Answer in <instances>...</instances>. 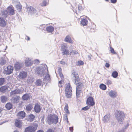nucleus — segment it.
<instances>
[{
	"label": "nucleus",
	"mask_w": 132,
	"mask_h": 132,
	"mask_svg": "<svg viewBox=\"0 0 132 132\" xmlns=\"http://www.w3.org/2000/svg\"><path fill=\"white\" fill-rule=\"evenodd\" d=\"M72 76L73 77V82L75 84L77 85L76 89L81 90L84 88L83 84L80 82V79L78 75L76 72H74L72 73Z\"/></svg>",
	"instance_id": "f257e3e1"
},
{
	"label": "nucleus",
	"mask_w": 132,
	"mask_h": 132,
	"mask_svg": "<svg viewBox=\"0 0 132 132\" xmlns=\"http://www.w3.org/2000/svg\"><path fill=\"white\" fill-rule=\"evenodd\" d=\"M48 71L46 65L43 64L40 67H37L36 71V73L40 76H43L46 72Z\"/></svg>",
	"instance_id": "f03ea898"
},
{
	"label": "nucleus",
	"mask_w": 132,
	"mask_h": 132,
	"mask_svg": "<svg viewBox=\"0 0 132 132\" xmlns=\"http://www.w3.org/2000/svg\"><path fill=\"white\" fill-rule=\"evenodd\" d=\"M125 116L124 113L121 111H117L115 115L116 119L120 124L123 122Z\"/></svg>",
	"instance_id": "7ed1b4c3"
},
{
	"label": "nucleus",
	"mask_w": 132,
	"mask_h": 132,
	"mask_svg": "<svg viewBox=\"0 0 132 132\" xmlns=\"http://www.w3.org/2000/svg\"><path fill=\"white\" fill-rule=\"evenodd\" d=\"M58 117L56 115L50 114L48 116L47 121L49 125L53 123L56 124L58 121Z\"/></svg>",
	"instance_id": "20e7f679"
},
{
	"label": "nucleus",
	"mask_w": 132,
	"mask_h": 132,
	"mask_svg": "<svg viewBox=\"0 0 132 132\" xmlns=\"http://www.w3.org/2000/svg\"><path fill=\"white\" fill-rule=\"evenodd\" d=\"M65 92L66 96L68 98H70L71 97L72 87L69 84H68L65 87Z\"/></svg>",
	"instance_id": "39448f33"
},
{
	"label": "nucleus",
	"mask_w": 132,
	"mask_h": 132,
	"mask_svg": "<svg viewBox=\"0 0 132 132\" xmlns=\"http://www.w3.org/2000/svg\"><path fill=\"white\" fill-rule=\"evenodd\" d=\"M27 12L31 15H34L36 16H38V14L36 10L32 7H28L27 9Z\"/></svg>",
	"instance_id": "423d86ee"
},
{
	"label": "nucleus",
	"mask_w": 132,
	"mask_h": 132,
	"mask_svg": "<svg viewBox=\"0 0 132 132\" xmlns=\"http://www.w3.org/2000/svg\"><path fill=\"white\" fill-rule=\"evenodd\" d=\"M68 46L67 44H64L61 46V50L63 55H67L69 53V51L67 50Z\"/></svg>",
	"instance_id": "0eeeda50"
},
{
	"label": "nucleus",
	"mask_w": 132,
	"mask_h": 132,
	"mask_svg": "<svg viewBox=\"0 0 132 132\" xmlns=\"http://www.w3.org/2000/svg\"><path fill=\"white\" fill-rule=\"evenodd\" d=\"M13 68L11 65L8 66L4 70L5 73L6 74L9 75L12 72Z\"/></svg>",
	"instance_id": "6e6552de"
},
{
	"label": "nucleus",
	"mask_w": 132,
	"mask_h": 132,
	"mask_svg": "<svg viewBox=\"0 0 132 132\" xmlns=\"http://www.w3.org/2000/svg\"><path fill=\"white\" fill-rule=\"evenodd\" d=\"M87 104L90 105V106H93L95 104L93 98L92 97H90L87 99Z\"/></svg>",
	"instance_id": "1a4fd4ad"
},
{
	"label": "nucleus",
	"mask_w": 132,
	"mask_h": 132,
	"mask_svg": "<svg viewBox=\"0 0 132 132\" xmlns=\"http://www.w3.org/2000/svg\"><path fill=\"white\" fill-rule=\"evenodd\" d=\"M109 95L111 97L115 98L117 96V92L115 90H111L109 93Z\"/></svg>",
	"instance_id": "9d476101"
},
{
	"label": "nucleus",
	"mask_w": 132,
	"mask_h": 132,
	"mask_svg": "<svg viewBox=\"0 0 132 132\" xmlns=\"http://www.w3.org/2000/svg\"><path fill=\"white\" fill-rule=\"evenodd\" d=\"M22 92L21 89H17L12 91L10 93V95L11 96H14L15 94L21 93Z\"/></svg>",
	"instance_id": "9b49d317"
},
{
	"label": "nucleus",
	"mask_w": 132,
	"mask_h": 132,
	"mask_svg": "<svg viewBox=\"0 0 132 132\" xmlns=\"http://www.w3.org/2000/svg\"><path fill=\"white\" fill-rule=\"evenodd\" d=\"M7 10L9 14L10 15H13L15 13L14 8L13 7L11 6L8 7L7 9Z\"/></svg>",
	"instance_id": "f8f14e48"
},
{
	"label": "nucleus",
	"mask_w": 132,
	"mask_h": 132,
	"mask_svg": "<svg viewBox=\"0 0 132 132\" xmlns=\"http://www.w3.org/2000/svg\"><path fill=\"white\" fill-rule=\"evenodd\" d=\"M27 75V72L22 71L20 73L19 77L20 79H24L26 77Z\"/></svg>",
	"instance_id": "ddd939ff"
},
{
	"label": "nucleus",
	"mask_w": 132,
	"mask_h": 132,
	"mask_svg": "<svg viewBox=\"0 0 132 132\" xmlns=\"http://www.w3.org/2000/svg\"><path fill=\"white\" fill-rule=\"evenodd\" d=\"M32 64L33 62L31 60L28 58H26L25 61V64L26 66H30Z\"/></svg>",
	"instance_id": "4468645a"
},
{
	"label": "nucleus",
	"mask_w": 132,
	"mask_h": 132,
	"mask_svg": "<svg viewBox=\"0 0 132 132\" xmlns=\"http://www.w3.org/2000/svg\"><path fill=\"white\" fill-rule=\"evenodd\" d=\"M36 130V129L34 127L30 126L25 129V132H34Z\"/></svg>",
	"instance_id": "2eb2a0df"
},
{
	"label": "nucleus",
	"mask_w": 132,
	"mask_h": 132,
	"mask_svg": "<svg viewBox=\"0 0 132 132\" xmlns=\"http://www.w3.org/2000/svg\"><path fill=\"white\" fill-rule=\"evenodd\" d=\"M18 118L22 119L25 117V113L23 111H21L19 112L17 115Z\"/></svg>",
	"instance_id": "dca6fc26"
},
{
	"label": "nucleus",
	"mask_w": 132,
	"mask_h": 132,
	"mask_svg": "<svg viewBox=\"0 0 132 132\" xmlns=\"http://www.w3.org/2000/svg\"><path fill=\"white\" fill-rule=\"evenodd\" d=\"M20 97L19 96H16L14 98H13L11 99V102L13 103H17L19 102Z\"/></svg>",
	"instance_id": "f3484780"
},
{
	"label": "nucleus",
	"mask_w": 132,
	"mask_h": 132,
	"mask_svg": "<svg viewBox=\"0 0 132 132\" xmlns=\"http://www.w3.org/2000/svg\"><path fill=\"white\" fill-rule=\"evenodd\" d=\"M22 123L21 121L19 120H16L15 122V126L19 128H20L22 126Z\"/></svg>",
	"instance_id": "a211bd4d"
},
{
	"label": "nucleus",
	"mask_w": 132,
	"mask_h": 132,
	"mask_svg": "<svg viewBox=\"0 0 132 132\" xmlns=\"http://www.w3.org/2000/svg\"><path fill=\"white\" fill-rule=\"evenodd\" d=\"M40 105L38 103L36 104L34 108V110L35 111L38 113L40 112Z\"/></svg>",
	"instance_id": "6ab92c4d"
},
{
	"label": "nucleus",
	"mask_w": 132,
	"mask_h": 132,
	"mask_svg": "<svg viewBox=\"0 0 132 132\" xmlns=\"http://www.w3.org/2000/svg\"><path fill=\"white\" fill-rule=\"evenodd\" d=\"M22 64L20 63L17 62L15 64V68L16 71L19 70L22 67Z\"/></svg>",
	"instance_id": "aec40b11"
},
{
	"label": "nucleus",
	"mask_w": 132,
	"mask_h": 132,
	"mask_svg": "<svg viewBox=\"0 0 132 132\" xmlns=\"http://www.w3.org/2000/svg\"><path fill=\"white\" fill-rule=\"evenodd\" d=\"M8 88L7 86H2L0 88V91L3 93H5Z\"/></svg>",
	"instance_id": "412c9836"
},
{
	"label": "nucleus",
	"mask_w": 132,
	"mask_h": 132,
	"mask_svg": "<svg viewBox=\"0 0 132 132\" xmlns=\"http://www.w3.org/2000/svg\"><path fill=\"white\" fill-rule=\"evenodd\" d=\"M46 30L47 31L49 32H52L54 30V28L52 26L47 27L46 28Z\"/></svg>",
	"instance_id": "4be33fe9"
},
{
	"label": "nucleus",
	"mask_w": 132,
	"mask_h": 132,
	"mask_svg": "<svg viewBox=\"0 0 132 132\" xmlns=\"http://www.w3.org/2000/svg\"><path fill=\"white\" fill-rule=\"evenodd\" d=\"M6 25V22L3 19L0 18V26L4 27Z\"/></svg>",
	"instance_id": "5701e85b"
},
{
	"label": "nucleus",
	"mask_w": 132,
	"mask_h": 132,
	"mask_svg": "<svg viewBox=\"0 0 132 132\" xmlns=\"http://www.w3.org/2000/svg\"><path fill=\"white\" fill-rule=\"evenodd\" d=\"M110 116L109 114H107L104 117L103 121L105 122H106L109 121L110 119Z\"/></svg>",
	"instance_id": "b1692460"
},
{
	"label": "nucleus",
	"mask_w": 132,
	"mask_h": 132,
	"mask_svg": "<svg viewBox=\"0 0 132 132\" xmlns=\"http://www.w3.org/2000/svg\"><path fill=\"white\" fill-rule=\"evenodd\" d=\"M2 15L4 17L6 18L9 15V13L7 10H4L2 12Z\"/></svg>",
	"instance_id": "393cba45"
},
{
	"label": "nucleus",
	"mask_w": 132,
	"mask_h": 132,
	"mask_svg": "<svg viewBox=\"0 0 132 132\" xmlns=\"http://www.w3.org/2000/svg\"><path fill=\"white\" fill-rule=\"evenodd\" d=\"M64 40L65 42H68L70 43H72L71 38L69 36H67L66 37Z\"/></svg>",
	"instance_id": "a878e982"
},
{
	"label": "nucleus",
	"mask_w": 132,
	"mask_h": 132,
	"mask_svg": "<svg viewBox=\"0 0 132 132\" xmlns=\"http://www.w3.org/2000/svg\"><path fill=\"white\" fill-rule=\"evenodd\" d=\"M1 101L2 103L5 102L7 100V97L5 96H1Z\"/></svg>",
	"instance_id": "bb28decb"
},
{
	"label": "nucleus",
	"mask_w": 132,
	"mask_h": 132,
	"mask_svg": "<svg viewBox=\"0 0 132 132\" xmlns=\"http://www.w3.org/2000/svg\"><path fill=\"white\" fill-rule=\"evenodd\" d=\"M5 107L7 109L9 110L12 108V105L11 103H9L6 105Z\"/></svg>",
	"instance_id": "cd10ccee"
},
{
	"label": "nucleus",
	"mask_w": 132,
	"mask_h": 132,
	"mask_svg": "<svg viewBox=\"0 0 132 132\" xmlns=\"http://www.w3.org/2000/svg\"><path fill=\"white\" fill-rule=\"evenodd\" d=\"M87 20L85 19L82 20L81 21V23L83 26H86L87 23Z\"/></svg>",
	"instance_id": "c85d7f7f"
},
{
	"label": "nucleus",
	"mask_w": 132,
	"mask_h": 132,
	"mask_svg": "<svg viewBox=\"0 0 132 132\" xmlns=\"http://www.w3.org/2000/svg\"><path fill=\"white\" fill-rule=\"evenodd\" d=\"M30 95L28 94H25L22 97V99L24 100H27L29 98Z\"/></svg>",
	"instance_id": "c756f323"
},
{
	"label": "nucleus",
	"mask_w": 132,
	"mask_h": 132,
	"mask_svg": "<svg viewBox=\"0 0 132 132\" xmlns=\"http://www.w3.org/2000/svg\"><path fill=\"white\" fill-rule=\"evenodd\" d=\"M68 105L67 104H65V106L64 108V110L68 114H70V112L68 110Z\"/></svg>",
	"instance_id": "7c9ffc66"
},
{
	"label": "nucleus",
	"mask_w": 132,
	"mask_h": 132,
	"mask_svg": "<svg viewBox=\"0 0 132 132\" xmlns=\"http://www.w3.org/2000/svg\"><path fill=\"white\" fill-rule=\"evenodd\" d=\"M16 8L19 11H20L21 10V5L20 3H18L17 5H16Z\"/></svg>",
	"instance_id": "2f4dec72"
},
{
	"label": "nucleus",
	"mask_w": 132,
	"mask_h": 132,
	"mask_svg": "<svg viewBox=\"0 0 132 132\" xmlns=\"http://www.w3.org/2000/svg\"><path fill=\"white\" fill-rule=\"evenodd\" d=\"M34 81V79L31 77H29L27 79V82L29 84H30L32 83Z\"/></svg>",
	"instance_id": "473e14b6"
},
{
	"label": "nucleus",
	"mask_w": 132,
	"mask_h": 132,
	"mask_svg": "<svg viewBox=\"0 0 132 132\" xmlns=\"http://www.w3.org/2000/svg\"><path fill=\"white\" fill-rule=\"evenodd\" d=\"M33 108L31 105H28L27 106L26 109L27 111H30Z\"/></svg>",
	"instance_id": "72a5a7b5"
},
{
	"label": "nucleus",
	"mask_w": 132,
	"mask_h": 132,
	"mask_svg": "<svg viewBox=\"0 0 132 132\" xmlns=\"http://www.w3.org/2000/svg\"><path fill=\"white\" fill-rule=\"evenodd\" d=\"M112 75L114 78H116L118 76V73L116 71L113 72L112 73Z\"/></svg>",
	"instance_id": "f704fd0d"
},
{
	"label": "nucleus",
	"mask_w": 132,
	"mask_h": 132,
	"mask_svg": "<svg viewBox=\"0 0 132 132\" xmlns=\"http://www.w3.org/2000/svg\"><path fill=\"white\" fill-rule=\"evenodd\" d=\"M100 87L101 89L103 90H105L106 89V85L103 84L100 85Z\"/></svg>",
	"instance_id": "c9c22d12"
},
{
	"label": "nucleus",
	"mask_w": 132,
	"mask_h": 132,
	"mask_svg": "<svg viewBox=\"0 0 132 132\" xmlns=\"http://www.w3.org/2000/svg\"><path fill=\"white\" fill-rule=\"evenodd\" d=\"M47 4V3L46 1H44L40 5L42 6H46Z\"/></svg>",
	"instance_id": "e433bc0d"
},
{
	"label": "nucleus",
	"mask_w": 132,
	"mask_h": 132,
	"mask_svg": "<svg viewBox=\"0 0 132 132\" xmlns=\"http://www.w3.org/2000/svg\"><path fill=\"white\" fill-rule=\"evenodd\" d=\"M81 90H80L79 89L78 90H77L76 89V96L77 97H79L80 96V93H81Z\"/></svg>",
	"instance_id": "4c0bfd02"
},
{
	"label": "nucleus",
	"mask_w": 132,
	"mask_h": 132,
	"mask_svg": "<svg viewBox=\"0 0 132 132\" xmlns=\"http://www.w3.org/2000/svg\"><path fill=\"white\" fill-rule=\"evenodd\" d=\"M5 81V79L4 78H0V86L2 85Z\"/></svg>",
	"instance_id": "58836bf2"
},
{
	"label": "nucleus",
	"mask_w": 132,
	"mask_h": 132,
	"mask_svg": "<svg viewBox=\"0 0 132 132\" xmlns=\"http://www.w3.org/2000/svg\"><path fill=\"white\" fill-rule=\"evenodd\" d=\"M42 81L39 79L37 80L36 82V84L38 86H40L41 85Z\"/></svg>",
	"instance_id": "ea45409f"
},
{
	"label": "nucleus",
	"mask_w": 132,
	"mask_h": 132,
	"mask_svg": "<svg viewBox=\"0 0 132 132\" xmlns=\"http://www.w3.org/2000/svg\"><path fill=\"white\" fill-rule=\"evenodd\" d=\"M105 83L108 85H110L112 83V81L110 80H106Z\"/></svg>",
	"instance_id": "a19ab883"
},
{
	"label": "nucleus",
	"mask_w": 132,
	"mask_h": 132,
	"mask_svg": "<svg viewBox=\"0 0 132 132\" xmlns=\"http://www.w3.org/2000/svg\"><path fill=\"white\" fill-rule=\"evenodd\" d=\"M55 129L54 128H49L48 129L46 132H55Z\"/></svg>",
	"instance_id": "79ce46f5"
},
{
	"label": "nucleus",
	"mask_w": 132,
	"mask_h": 132,
	"mask_svg": "<svg viewBox=\"0 0 132 132\" xmlns=\"http://www.w3.org/2000/svg\"><path fill=\"white\" fill-rule=\"evenodd\" d=\"M2 61H1V64L2 65H4L5 64L6 62V61L4 59H2Z\"/></svg>",
	"instance_id": "37998d69"
},
{
	"label": "nucleus",
	"mask_w": 132,
	"mask_h": 132,
	"mask_svg": "<svg viewBox=\"0 0 132 132\" xmlns=\"http://www.w3.org/2000/svg\"><path fill=\"white\" fill-rule=\"evenodd\" d=\"M84 64L83 62L81 61H78L77 63V65H82Z\"/></svg>",
	"instance_id": "c03bdc74"
},
{
	"label": "nucleus",
	"mask_w": 132,
	"mask_h": 132,
	"mask_svg": "<svg viewBox=\"0 0 132 132\" xmlns=\"http://www.w3.org/2000/svg\"><path fill=\"white\" fill-rule=\"evenodd\" d=\"M70 53L72 55L77 54H78V52L75 51H72L70 52Z\"/></svg>",
	"instance_id": "a18cd8bd"
},
{
	"label": "nucleus",
	"mask_w": 132,
	"mask_h": 132,
	"mask_svg": "<svg viewBox=\"0 0 132 132\" xmlns=\"http://www.w3.org/2000/svg\"><path fill=\"white\" fill-rule=\"evenodd\" d=\"M89 108L90 107L89 106H87L82 108V110L86 111L89 109Z\"/></svg>",
	"instance_id": "49530a36"
},
{
	"label": "nucleus",
	"mask_w": 132,
	"mask_h": 132,
	"mask_svg": "<svg viewBox=\"0 0 132 132\" xmlns=\"http://www.w3.org/2000/svg\"><path fill=\"white\" fill-rule=\"evenodd\" d=\"M110 51L111 53H113L114 54H116V53L114 52V50L112 47H110Z\"/></svg>",
	"instance_id": "de8ad7c7"
},
{
	"label": "nucleus",
	"mask_w": 132,
	"mask_h": 132,
	"mask_svg": "<svg viewBox=\"0 0 132 132\" xmlns=\"http://www.w3.org/2000/svg\"><path fill=\"white\" fill-rule=\"evenodd\" d=\"M39 63V61L38 59L35 60L34 61V63L36 64H38Z\"/></svg>",
	"instance_id": "09e8293b"
},
{
	"label": "nucleus",
	"mask_w": 132,
	"mask_h": 132,
	"mask_svg": "<svg viewBox=\"0 0 132 132\" xmlns=\"http://www.w3.org/2000/svg\"><path fill=\"white\" fill-rule=\"evenodd\" d=\"M64 120L68 122V118L67 114H65L64 117Z\"/></svg>",
	"instance_id": "8fccbe9b"
},
{
	"label": "nucleus",
	"mask_w": 132,
	"mask_h": 132,
	"mask_svg": "<svg viewBox=\"0 0 132 132\" xmlns=\"http://www.w3.org/2000/svg\"><path fill=\"white\" fill-rule=\"evenodd\" d=\"M59 74L60 77L61 78L62 80H63V77L62 74V73H59Z\"/></svg>",
	"instance_id": "3c124183"
},
{
	"label": "nucleus",
	"mask_w": 132,
	"mask_h": 132,
	"mask_svg": "<svg viewBox=\"0 0 132 132\" xmlns=\"http://www.w3.org/2000/svg\"><path fill=\"white\" fill-rule=\"evenodd\" d=\"M110 65L108 63H106L105 65V66L107 68H109L110 67Z\"/></svg>",
	"instance_id": "603ef678"
},
{
	"label": "nucleus",
	"mask_w": 132,
	"mask_h": 132,
	"mask_svg": "<svg viewBox=\"0 0 132 132\" xmlns=\"http://www.w3.org/2000/svg\"><path fill=\"white\" fill-rule=\"evenodd\" d=\"M125 130L124 129H122L121 130H120L117 131V132H125Z\"/></svg>",
	"instance_id": "864d4df0"
},
{
	"label": "nucleus",
	"mask_w": 132,
	"mask_h": 132,
	"mask_svg": "<svg viewBox=\"0 0 132 132\" xmlns=\"http://www.w3.org/2000/svg\"><path fill=\"white\" fill-rule=\"evenodd\" d=\"M61 71L62 69L61 68H59L58 69V71L59 72V73H61Z\"/></svg>",
	"instance_id": "5fc2aeb1"
},
{
	"label": "nucleus",
	"mask_w": 132,
	"mask_h": 132,
	"mask_svg": "<svg viewBox=\"0 0 132 132\" xmlns=\"http://www.w3.org/2000/svg\"><path fill=\"white\" fill-rule=\"evenodd\" d=\"M111 2L113 3H115L116 2L117 0H111Z\"/></svg>",
	"instance_id": "6e6d98bb"
},
{
	"label": "nucleus",
	"mask_w": 132,
	"mask_h": 132,
	"mask_svg": "<svg viewBox=\"0 0 132 132\" xmlns=\"http://www.w3.org/2000/svg\"><path fill=\"white\" fill-rule=\"evenodd\" d=\"M60 63L61 64L64 65L65 64V62L63 60H62L60 61Z\"/></svg>",
	"instance_id": "4d7b16f0"
},
{
	"label": "nucleus",
	"mask_w": 132,
	"mask_h": 132,
	"mask_svg": "<svg viewBox=\"0 0 132 132\" xmlns=\"http://www.w3.org/2000/svg\"><path fill=\"white\" fill-rule=\"evenodd\" d=\"M78 9L80 11L82 9V8L81 6H79L78 7Z\"/></svg>",
	"instance_id": "13d9d810"
},
{
	"label": "nucleus",
	"mask_w": 132,
	"mask_h": 132,
	"mask_svg": "<svg viewBox=\"0 0 132 132\" xmlns=\"http://www.w3.org/2000/svg\"><path fill=\"white\" fill-rule=\"evenodd\" d=\"M30 117L31 118V119H33L34 118V116L32 114H31L30 115Z\"/></svg>",
	"instance_id": "bf43d9fd"
},
{
	"label": "nucleus",
	"mask_w": 132,
	"mask_h": 132,
	"mask_svg": "<svg viewBox=\"0 0 132 132\" xmlns=\"http://www.w3.org/2000/svg\"><path fill=\"white\" fill-rule=\"evenodd\" d=\"M129 126V124H127V125L123 129L124 130L126 129Z\"/></svg>",
	"instance_id": "052dcab7"
},
{
	"label": "nucleus",
	"mask_w": 132,
	"mask_h": 132,
	"mask_svg": "<svg viewBox=\"0 0 132 132\" xmlns=\"http://www.w3.org/2000/svg\"><path fill=\"white\" fill-rule=\"evenodd\" d=\"M69 129L71 131V132H72L73 130V127H70Z\"/></svg>",
	"instance_id": "680f3d73"
},
{
	"label": "nucleus",
	"mask_w": 132,
	"mask_h": 132,
	"mask_svg": "<svg viewBox=\"0 0 132 132\" xmlns=\"http://www.w3.org/2000/svg\"><path fill=\"white\" fill-rule=\"evenodd\" d=\"M88 58L89 59V60H90L92 56L91 55H89L88 56Z\"/></svg>",
	"instance_id": "e2e57ef3"
},
{
	"label": "nucleus",
	"mask_w": 132,
	"mask_h": 132,
	"mask_svg": "<svg viewBox=\"0 0 132 132\" xmlns=\"http://www.w3.org/2000/svg\"><path fill=\"white\" fill-rule=\"evenodd\" d=\"M62 82V80H61L60 81H59V84H61Z\"/></svg>",
	"instance_id": "0e129e2a"
},
{
	"label": "nucleus",
	"mask_w": 132,
	"mask_h": 132,
	"mask_svg": "<svg viewBox=\"0 0 132 132\" xmlns=\"http://www.w3.org/2000/svg\"><path fill=\"white\" fill-rule=\"evenodd\" d=\"M37 132H44V131L42 130H39Z\"/></svg>",
	"instance_id": "69168bd1"
},
{
	"label": "nucleus",
	"mask_w": 132,
	"mask_h": 132,
	"mask_svg": "<svg viewBox=\"0 0 132 132\" xmlns=\"http://www.w3.org/2000/svg\"><path fill=\"white\" fill-rule=\"evenodd\" d=\"M27 37V38H28L27 40H29L30 39V38L29 37Z\"/></svg>",
	"instance_id": "338daca9"
},
{
	"label": "nucleus",
	"mask_w": 132,
	"mask_h": 132,
	"mask_svg": "<svg viewBox=\"0 0 132 132\" xmlns=\"http://www.w3.org/2000/svg\"><path fill=\"white\" fill-rule=\"evenodd\" d=\"M2 0H0V4L2 3Z\"/></svg>",
	"instance_id": "774afa93"
}]
</instances>
